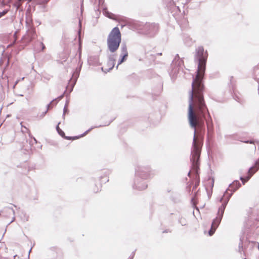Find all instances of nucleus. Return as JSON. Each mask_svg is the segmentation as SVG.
<instances>
[{
  "instance_id": "obj_1",
  "label": "nucleus",
  "mask_w": 259,
  "mask_h": 259,
  "mask_svg": "<svg viewBox=\"0 0 259 259\" xmlns=\"http://www.w3.org/2000/svg\"><path fill=\"white\" fill-rule=\"evenodd\" d=\"M207 57V52L204 51L202 46H199L196 49L194 60L197 64V70L196 76L193 78L192 82V89L190 91L188 109V119L192 128H195L198 118H204L205 111L208 112L203 95V77L205 71ZM208 114L210 118L209 113Z\"/></svg>"
},
{
  "instance_id": "obj_2",
  "label": "nucleus",
  "mask_w": 259,
  "mask_h": 259,
  "mask_svg": "<svg viewBox=\"0 0 259 259\" xmlns=\"http://www.w3.org/2000/svg\"><path fill=\"white\" fill-rule=\"evenodd\" d=\"M194 129V136L193 139L192 146L191 150L190 160L192 170L195 172L196 179L198 181L195 182L193 187L196 189L199 184V177L198 171L199 170V159L202 146V141L196 137V127Z\"/></svg>"
},
{
  "instance_id": "obj_3",
  "label": "nucleus",
  "mask_w": 259,
  "mask_h": 259,
  "mask_svg": "<svg viewBox=\"0 0 259 259\" xmlns=\"http://www.w3.org/2000/svg\"><path fill=\"white\" fill-rule=\"evenodd\" d=\"M121 42V34L118 27L113 28L108 35L107 45L111 53L115 52Z\"/></svg>"
},
{
  "instance_id": "obj_4",
  "label": "nucleus",
  "mask_w": 259,
  "mask_h": 259,
  "mask_svg": "<svg viewBox=\"0 0 259 259\" xmlns=\"http://www.w3.org/2000/svg\"><path fill=\"white\" fill-rule=\"evenodd\" d=\"M82 62H81L78 67L75 68V70H72L70 72V78L68 80V84L66 86V94L68 92L70 93L73 89V88L76 84L77 78L79 77L81 65ZM69 100L68 99L67 95H66V114L67 112V106L68 104Z\"/></svg>"
},
{
  "instance_id": "obj_5",
  "label": "nucleus",
  "mask_w": 259,
  "mask_h": 259,
  "mask_svg": "<svg viewBox=\"0 0 259 259\" xmlns=\"http://www.w3.org/2000/svg\"><path fill=\"white\" fill-rule=\"evenodd\" d=\"M227 204V202H223L222 205L219 207L217 215L213 219L210 229L208 231V234L210 236L212 235L214 233L215 230L220 225Z\"/></svg>"
},
{
  "instance_id": "obj_6",
  "label": "nucleus",
  "mask_w": 259,
  "mask_h": 259,
  "mask_svg": "<svg viewBox=\"0 0 259 259\" xmlns=\"http://www.w3.org/2000/svg\"><path fill=\"white\" fill-rule=\"evenodd\" d=\"M154 175V171L148 166L138 165L135 169V176L144 179H149Z\"/></svg>"
},
{
  "instance_id": "obj_7",
  "label": "nucleus",
  "mask_w": 259,
  "mask_h": 259,
  "mask_svg": "<svg viewBox=\"0 0 259 259\" xmlns=\"http://www.w3.org/2000/svg\"><path fill=\"white\" fill-rule=\"evenodd\" d=\"M241 184L238 180H235L232 183L229 185V187L224 193L223 196L221 198L220 201L223 202H227L229 201L230 198L233 195V193L236 191L240 187Z\"/></svg>"
},
{
  "instance_id": "obj_8",
  "label": "nucleus",
  "mask_w": 259,
  "mask_h": 259,
  "mask_svg": "<svg viewBox=\"0 0 259 259\" xmlns=\"http://www.w3.org/2000/svg\"><path fill=\"white\" fill-rule=\"evenodd\" d=\"M159 26L155 23H146L143 27L144 32L149 36H153L158 32Z\"/></svg>"
},
{
  "instance_id": "obj_9",
  "label": "nucleus",
  "mask_w": 259,
  "mask_h": 259,
  "mask_svg": "<svg viewBox=\"0 0 259 259\" xmlns=\"http://www.w3.org/2000/svg\"><path fill=\"white\" fill-rule=\"evenodd\" d=\"M146 180V179H144L141 177H136L135 176L133 185V189L138 191H142L146 189L148 187Z\"/></svg>"
},
{
  "instance_id": "obj_10",
  "label": "nucleus",
  "mask_w": 259,
  "mask_h": 259,
  "mask_svg": "<svg viewBox=\"0 0 259 259\" xmlns=\"http://www.w3.org/2000/svg\"><path fill=\"white\" fill-rule=\"evenodd\" d=\"M117 55L116 54H110L108 57V61L106 64V67L104 66L102 67V70L103 72L107 73L109 72L114 67L116 58Z\"/></svg>"
},
{
  "instance_id": "obj_11",
  "label": "nucleus",
  "mask_w": 259,
  "mask_h": 259,
  "mask_svg": "<svg viewBox=\"0 0 259 259\" xmlns=\"http://www.w3.org/2000/svg\"><path fill=\"white\" fill-rule=\"evenodd\" d=\"M259 169V159L256 160L255 162V165L253 166L250 167L248 170V175L245 178L243 177H240V180L242 181V183L244 184L245 182L248 181L252 176Z\"/></svg>"
},
{
  "instance_id": "obj_12",
  "label": "nucleus",
  "mask_w": 259,
  "mask_h": 259,
  "mask_svg": "<svg viewBox=\"0 0 259 259\" xmlns=\"http://www.w3.org/2000/svg\"><path fill=\"white\" fill-rule=\"evenodd\" d=\"M127 57L128 51L126 45L125 43H122L120 46V59H119L117 65L116 67L117 69L120 64L126 60Z\"/></svg>"
},
{
  "instance_id": "obj_13",
  "label": "nucleus",
  "mask_w": 259,
  "mask_h": 259,
  "mask_svg": "<svg viewBox=\"0 0 259 259\" xmlns=\"http://www.w3.org/2000/svg\"><path fill=\"white\" fill-rule=\"evenodd\" d=\"M101 126V125H100L99 126H98V127H100ZM95 127H92L91 128H90V129H89L88 130L86 131L84 133L81 134L80 135L78 136H74V137H69V136H66V140H76V139H77L80 137H82L83 136H84L89 132H90L91 130H92V129H93ZM95 127H97V126H96Z\"/></svg>"
},
{
  "instance_id": "obj_14",
  "label": "nucleus",
  "mask_w": 259,
  "mask_h": 259,
  "mask_svg": "<svg viewBox=\"0 0 259 259\" xmlns=\"http://www.w3.org/2000/svg\"><path fill=\"white\" fill-rule=\"evenodd\" d=\"M98 58L96 57H90L88 59V62L90 64H94L97 63Z\"/></svg>"
},
{
  "instance_id": "obj_15",
  "label": "nucleus",
  "mask_w": 259,
  "mask_h": 259,
  "mask_svg": "<svg viewBox=\"0 0 259 259\" xmlns=\"http://www.w3.org/2000/svg\"><path fill=\"white\" fill-rule=\"evenodd\" d=\"M183 60L182 59H178L176 62H175L174 65L177 67H181L183 64Z\"/></svg>"
},
{
  "instance_id": "obj_16",
  "label": "nucleus",
  "mask_w": 259,
  "mask_h": 259,
  "mask_svg": "<svg viewBox=\"0 0 259 259\" xmlns=\"http://www.w3.org/2000/svg\"><path fill=\"white\" fill-rule=\"evenodd\" d=\"M178 221L179 223L181 224L182 226H185L187 224V220L184 218H179Z\"/></svg>"
},
{
  "instance_id": "obj_17",
  "label": "nucleus",
  "mask_w": 259,
  "mask_h": 259,
  "mask_svg": "<svg viewBox=\"0 0 259 259\" xmlns=\"http://www.w3.org/2000/svg\"><path fill=\"white\" fill-rule=\"evenodd\" d=\"M60 123H59L58 125L56 127V129H57V132H58V133L59 134V135L60 136H61L62 137H64V132L59 128V124Z\"/></svg>"
},
{
  "instance_id": "obj_18",
  "label": "nucleus",
  "mask_w": 259,
  "mask_h": 259,
  "mask_svg": "<svg viewBox=\"0 0 259 259\" xmlns=\"http://www.w3.org/2000/svg\"><path fill=\"white\" fill-rule=\"evenodd\" d=\"M206 122H207V125L208 131V132H209L211 130V128L212 126V122L211 119L210 118V121L206 120Z\"/></svg>"
},
{
  "instance_id": "obj_19",
  "label": "nucleus",
  "mask_w": 259,
  "mask_h": 259,
  "mask_svg": "<svg viewBox=\"0 0 259 259\" xmlns=\"http://www.w3.org/2000/svg\"><path fill=\"white\" fill-rule=\"evenodd\" d=\"M181 58H180L178 54H177L174 58V59L172 60V63H171V66H173L174 65V64H175V62L177 61V60H178V59H180Z\"/></svg>"
},
{
  "instance_id": "obj_20",
  "label": "nucleus",
  "mask_w": 259,
  "mask_h": 259,
  "mask_svg": "<svg viewBox=\"0 0 259 259\" xmlns=\"http://www.w3.org/2000/svg\"><path fill=\"white\" fill-rule=\"evenodd\" d=\"M234 99L239 103H242L243 102L242 99L237 95H235Z\"/></svg>"
},
{
  "instance_id": "obj_21",
  "label": "nucleus",
  "mask_w": 259,
  "mask_h": 259,
  "mask_svg": "<svg viewBox=\"0 0 259 259\" xmlns=\"http://www.w3.org/2000/svg\"><path fill=\"white\" fill-rule=\"evenodd\" d=\"M242 142L244 143H249V144H254V140H246V141H243Z\"/></svg>"
},
{
  "instance_id": "obj_22",
  "label": "nucleus",
  "mask_w": 259,
  "mask_h": 259,
  "mask_svg": "<svg viewBox=\"0 0 259 259\" xmlns=\"http://www.w3.org/2000/svg\"><path fill=\"white\" fill-rule=\"evenodd\" d=\"M135 256V251H133L131 255L129 256L128 259H133Z\"/></svg>"
},
{
  "instance_id": "obj_23",
  "label": "nucleus",
  "mask_w": 259,
  "mask_h": 259,
  "mask_svg": "<svg viewBox=\"0 0 259 259\" xmlns=\"http://www.w3.org/2000/svg\"><path fill=\"white\" fill-rule=\"evenodd\" d=\"M135 256V251H133L131 255L129 256L128 259H133Z\"/></svg>"
},
{
  "instance_id": "obj_24",
  "label": "nucleus",
  "mask_w": 259,
  "mask_h": 259,
  "mask_svg": "<svg viewBox=\"0 0 259 259\" xmlns=\"http://www.w3.org/2000/svg\"><path fill=\"white\" fill-rule=\"evenodd\" d=\"M135 256V251H133L131 255L129 256L128 259H133Z\"/></svg>"
},
{
  "instance_id": "obj_25",
  "label": "nucleus",
  "mask_w": 259,
  "mask_h": 259,
  "mask_svg": "<svg viewBox=\"0 0 259 259\" xmlns=\"http://www.w3.org/2000/svg\"><path fill=\"white\" fill-rule=\"evenodd\" d=\"M135 256V251H133L131 255L129 256L128 259H133Z\"/></svg>"
},
{
  "instance_id": "obj_26",
  "label": "nucleus",
  "mask_w": 259,
  "mask_h": 259,
  "mask_svg": "<svg viewBox=\"0 0 259 259\" xmlns=\"http://www.w3.org/2000/svg\"><path fill=\"white\" fill-rule=\"evenodd\" d=\"M111 171L109 170H107L104 172V175L107 176V175H109L110 174Z\"/></svg>"
},
{
  "instance_id": "obj_27",
  "label": "nucleus",
  "mask_w": 259,
  "mask_h": 259,
  "mask_svg": "<svg viewBox=\"0 0 259 259\" xmlns=\"http://www.w3.org/2000/svg\"><path fill=\"white\" fill-rule=\"evenodd\" d=\"M195 199V196L191 198V202L193 205H195V202H194Z\"/></svg>"
},
{
  "instance_id": "obj_28",
  "label": "nucleus",
  "mask_w": 259,
  "mask_h": 259,
  "mask_svg": "<svg viewBox=\"0 0 259 259\" xmlns=\"http://www.w3.org/2000/svg\"><path fill=\"white\" fill-rule=\"evenodd\" d=\"M78 51H79V58L80 59V57H81V48H80V46H79V48H78Z\"/></svg>"
},
{
  "instance_id": "obj_29",
  "label": "nucleus",
  "mask_w": 259,
  "mask_h": 259,
  "mask_svg": "<svg viewBox=\"0 0 259 259\" xmlns=\"http://www.w3.org/2000/svg\"><path fill=\"white\" fill-rule=\"evenodd\" d=\"M100 190V188H97V189H94L93 190L94 192L95 193H97L98 192H99V191Z\"/></svg>"
},
{
  "instance_id": "obj_30",
  "label": "nucleus",
  "mask_w": 259,
  "mask_h": 259,
  "mask_svg": "<svg viewBox=\"0 0 259 259\" xmlns=\"http://www.w3.org/2000/svg\"><path fill=\"white\" fill-rule=\"evenodd\" d=\"M6 13H7V12H5V11H4L2 13H0V17H2V16H4V15H5L6 14Z\"/></svg>"
},
{
  "instance_id": "obj_31",
  "label": "nucleus",
  "mask_w": 259,
  "mask_h": 259,
  "mask_svg": "<svg viewBox=\"0 0 259 259\" xmlns=\"http://www.w3.org/2000/svg\"><path fill=\"white\" fill-rule=\"evenodd\" d=\"M172 67H174L175 68L174 69L175 70L174 71V72H176L177 70H179V69H177L178 67H177V66H173Z\"/></svg>"
},
{
  "instance_id": "obj_32",
  "label": "nucleus",
  "mask_w": 259,
  "mask_h": 259,
  "mask_svg": "<svg viewBox=\"0 0 259 259\" xmlns=\"http://www.w3.org/2000/svg\"><path fill=\"white\" fill-rule=\"evenodd\" d=\"M78 37H79V39H80V30H78Z\"/></svg>"
},
{
  "instance_id": "obj_33",
  "label": "nucleus",
  "mask_w": 259,
  "mask_h": 259,
  "mask_svg": "<svg viewBox=\"0 0 259 259\" xmlns=\"http://www.w3.org/2000/svg\"><path fill=\"white\" fill-rule=\"evenodd\" d=\"M170 232V231L168 230H165L164 231H163V233H168V232Z\"/></svg>"
},
{
  "instance_id": "obj_34",
  "label": "nucleus",
  "mask_w": 259,
  "mask_h": 259,
  "mask_svg": "<svg viewBox=\"0 0 259 259\" xmlns=\"http://www.w3.org/2000/svg\"><path fill=\"white\" fill-rule=\"evenodd\" d=\"M166 191L168 193H170L171 191V190L170 189H167Z\"/></svg>"
},
{
  "instance_id": "obj_35",
  "label": "nucleus",
  "mask_w": 259,
  "mask_h": 259,
  "mask_svg": "<svg viewBox=\"0 0 259 259\" xmlns=\"http://www.w3.org/2000/svg\"><path fill=\"white\" fill-rule=\"evenodd\" d=\"M213 183H214V181H213V180H212V181H211V187L212 188V187H213Z\"/></svg>"
},
{
  "instance_id": "obj_36",
  "label": "nucleus",
  "mask_w": 259,
  "mask_h": 259,
  "mask_svg": "<svg viewBox=\"0 0 259 259\" xmlns=\"http://www.w3.org/2000/svg\"><path fill=\"white\" fill-rule=\"evenodd\" d=\"M188 176L190 177L191 176V171H189L188 174Z\"/></svg>"
},
{
  "instance_id": "obj_37",
  "label": "nucleus",
  "mask_w": 259,
  "mask_h": 259,
  "mask_svg": "<svg viewBox=\"0 0 259 259\" xmlns=\"http://www.w3.org/2000/svg\"><path fill=\"white\" fill-rule=\"evenodd\" d=\"M41 45L42 46V50H44L45 48V47L42 43H41Z\"/></svg>"
},
{
  "instance_id": "obj_38",
  "label": "nucleus",
  "mask_w": 259,
  "mask_h": 259,
  "mask_svg": "<svg viewBox=\"0 0 259 259\" xmlns=\"http://www.w3.org/2000/svg\"><path fill=\"white\" fill-rule=\"evenodd\" d=\"M233 79V76H231V79H230V82H231V83H232V79Z\"/></svg>"
},
{
  "instance_id": "obj_39",
  "label": "nucleus",
  "mask_w": 259,
  "mask_h": 259,
  "mask_svg": "<svg viewBox=\"0 0 259 259\" xmlns=\"http://www.w3.org/2000/svg\"><path fill=\"white\" fill-rule=\"evenodd\" d=\"M17 257L18 258H19V257H17V255L14 256V259H16V258H17Z\"/></svg>"
},
{
  "instance_id": "obj_40",
  "label": "nucleus",
  "mask_w": 259,
  "mask_h": 259,
  "mask_svg": "<svg viewBox=\"0 0 259 259\" xmlns=\"http://www.w3.org/2000/svg\"><path fill=\"white\" fill-rule=\"evenodd\" d=\"M157 55H162V53H158Z\"/></svg>"
},
{
  "instance_id": "obj_41",
  "label": "nucleus",
  "mask_w": 259,
  "mask_h": 259,
  "mask_svg": "<svg viewBox=\"0 0 259 259\" xmlns=\"http://www.w3.org/2000/svg\"><path fill=\"white\" fill-rule=\"evenodd\" d=\"M79 26H81V23H80V20L79 21Z\"/></svg>"
},
{
  "instance_id": "obj_42",
  "label": "nucleus",
  "mask_w": 259,
  "mask_h": 259,
  "mask_svg": "<svg viewBox=\"0 0 259 259\" xmlns=\"http://www.w3.org/2000/svg\"><path fill=\"white\" fill-rule=\"evenodd\" d=\"M103 176H101V177H100V180H101L103 179Z\"/></svg>"
},
{
  "instance_id": "obj_43",
  "label": "nucleus",
  "mask_w": 259,
  "mask_h": 259,
  "mask_svg": "<svg viewBox=\"0 0 259 259\" xmlns=\"http://www.w3.org/2000/svg\"><path fill=\"white\" fill-rule=\"evenodd\" d=\"M63 113L65 114V108H64V110H63Z\"/></svg>"
},
{
  "instance_id": "obj_44",
  "label": "nucleus",
  "mask_w": 259,
  "mask_h": 259,
  "mask_svg": "<svg viewBox=\"0 0 259 259\" xmlns=\"http://www.w3.org/2000/svg\"><path fill=\"white\" fill-rule=\"evenodd\" d=\"M107 17H109V18H111L110 16L109 15H107Z\"/></svg>"
},
{
  "instance_id": "obj_45",
  "label": "nucleus",
  "mask_w": 259,
  "mask_h": 259,
  "mask_svg": "<svg viewBox=\"0 0 259 259\" xmlns=\"http://www.w3.org/2000/svg\"><path fill=\"white\" fill-rule=\"evenodd\" d=\"M108 181H109V179H107V180H106L105 182H108Z\"/></svg>"
}]
</instances>
